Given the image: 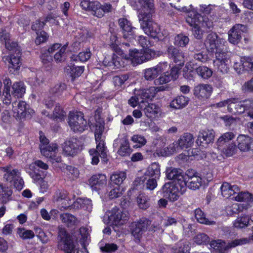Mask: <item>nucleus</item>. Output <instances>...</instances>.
<instances>
[{
    "label": "nucleus",
    "instance_id": "obj_21",
    "mask_svg": "<svg viewBox=\"0 0 253 253\" xmlns=\"http://www.w3.org/2000/svg\"><path fill=\"white\" fill-rule=\"evenodd\" d=\"M104 131H95V138L96 143V150H98L100 153V157L102 161L104 163H107L108 161L107 158V148L105 146L104 140L102 138V135Z\"/></svg>",
    "mask_w": 253,
    "mask_h": 253
},
{
    "label": "nucleus",
    "instance_id": "obj_16",
    "mask_svg": "<svg viewBox=\"0 0 253 253\" xmlns=\"http://www.w3.org/2000/svg\"><path fill=\"white\" fill-rule=\"evenodd\" d=\"M80 141L72 137L67 140L63 144V152L67 156L74 157L80 151Z\"/></svg>",
    "mask_w": 253,
    "mask_h": 253
},
{
    "label": "nucleus",
    "instance_id": "obj_33",
    "mask_svg": "<svg viewBox=\"0 0 253 253\" xmlns=\"http://www.w3.org/2000/svg\"><path fill=\"white\" fill-rule=\"evenodd\" d=\"M132 152L128 140L124 137L120 140V146L118 150L117 153L122 157H126L130 155Z\"/></svg>",
    "mask_w": 253,
    "mask_h": 253
},
{
    "label": "nucleus",
    "instance_id": "obj_44",
    "mask_svg": "<svg viewBox=\"0 0 253 253\" xmlns=\"http://www.w3.org/2000/svg\"><path fill=\"white\" fill-rule=\"evenodd\" d=\"M119 42L117 36L115 34H111L109 38V41L108 44L109 47L116 53L121 55L124 50V49L120 48L118 45Z\"/></svg>",
    "mask_w": 253,
    "mask_h": 253
},
{
    "label": "nucleus",
    "instance_id": "obj_30",
    "mask_svg": "<svg viewBox=\"0 0 253 253\" xmlns=\"http://www.w3.org/2000/svg\"><path fill=\"white\" fill-rule=\"evenodd\" d=\"M145 115L149 119L158 117L161 113L160 107L154 103H148L143 110Z\"/></svg>",
    "mask_w": 253,
    "mask_h": 253
},
{
    "label": "nucleus",
    "instance_id": "obj_59",
    "mask_svg": "<svg viewBox=\"0 0 253 253\" xmlns=\"http://www.w3.org/2000/svg\"><path fill=\"white\" fill-rule=\"evenodd\" d=\"M17 233L19 237L23 240L32 239L35 236L33 231L25 228H18Z\"/></svg>",
    "mask_w": 253,
    "mask_h": 253
},
{
    "label": "nucleus",
    "instance_id": "obj_39",
    "mask_svg": "<svg viewBox=\"0 0 253 253\" xmlns=\"http://www.w3.org/2000/svg\"><path fill=\"white\" fill-rule=\"evenodd\" d=\"M220 150L226 157H231L236 154L238 151V144L232 142L226 145L223 146L222 148H217Z\"/></svg>",
    "mask_w": 253,
    "mask_h": 253
},
{
    "label": "nucleus",
    "instance_id": "obj_24",
    "mask_svg": "<svg viewBox=\"0 0 253 253\" xmlns=\"http://www.w3.org/2000/svg\"><path fill=\"white\" fill-rule=\"evenodd\" d=\"M215 58L219 61L220 64L219 65V68L222 72H227L229 69V65L230 63L229 55L227 53L223 51V47L220 48V51H215Z\"/></svg>",
    "mask_w": 253,
    "mask_h": 253
},
{
    "label": "nucleus",
    "instance_id": "obj_22",
    "mask_svg": "<svg viewBox=\"0 0 253 253\" xmlns=\"http://www.w3.org/2000/svg\"><path fill=\"white\" fill-rule=\"evenodd\" d=\"M212 91L213 88L211 85L201 84L194 87L193 93L199 99L205 100L210 98Z\"/></svg>",
    "mask_w": 253,
    "mask_h": 253
},
{
    "label": "nucleus",
    "instance_id": "obj_13",
    "mask_svg": "<svg viewBox=\"0 0 253 253\" xmlns=\"http://www.w3.org/2000/svg\"><path fill=\"white\" fill-rule=\"evenodd\" d=\"M166 53L168 58L172 62L180 67L184 65L185 54L179 47L170 45L167 47Z\"/></svg>",
    "mask_w": 253,
    "mask_h": 253
},
{
    "label": "nucleus",
    "instance_id": "obj_60",
    "mask_svg": "<svg viewBox=\"0 0 253 253\" xmlns=\"http://www.w3.org/2000/svg\"><path fill=\"white\" fill-rule=\"evenodd\" d=\"M221 231H222V234L227 238L233 239L237 235L234 227H222Z\"/></svg>",
    "mask_w": 253,
    "mask_h": 253
},
{
    "label": "nucleus",
    "instance_id": "obj_64",
    "mask_svg": "<svg viewBox=\"0 0 253 253\" xmlns=\"http://www.w3.org/2000/svg\"><path fill=\"white\" fill-rule=\"evenodd\" d=\"M37 37L35 39V43L37 45H39L47 41L48 38V35L46 32L42 30L40 32H36Z\"/></svg>",
    "mask_w": 253,
    "mask_h": 253
},
{
    "label": "nucleus",
    "instance_id": "obj_29",
    "mask_svg": "<svg viewBox=\"0 0 253 253\" xmlns=\"http://www.w3.org/2000/svg\"><path fill=\"white\" fill-rule=\"evenodd\" d=\"M194 143V138L192 134L185 133L180 136L177 141L176 142L177 147L183 149L190 147Z\"/></svg>",
    "mask_w": 253,
    "mask_h": 253
},
{
    "label": "nucleus",
    "instance_id": "obj_57",
    "mask_svg": "<svg viewBox=\"0 0 253 253\" xmlns=\"http://www.w3.org/2000/svg\"><path fill=\"white\" fill-rule=\"evenodd\" d=\"M66 85L65 84H57L50 90V93L53 97H59L61 95L63 92L66 89Z\"/></svg>",
    "mask_w": 253,
    "mask_h": 253
},
{
    "label": "nucleus",
    "instance_id": "obj_4",
    "mask_svg": "<svg viewBox=\"0 0 253 253\" xmlns=\"http://www.w3.org/2000/svg\"><path fill=\"white\" fill-rule=\"evenodd\" d=\"M186 22L189 26L198 25L202 24V27L209 29L213 27L212 22L205 15L199 13L193 8L188 12L186 18Z\"/></svg>",
    "mask_w": 253,
    "mask_h": 253
},
{
    "label": "nucleus",
    "instance_id": "obj_7",
    "mask_svg": "<svg viewBox=\"0 0 253 253\" xmlns=\"http://www.w3.org/2000/svg\"><path fill=\"white\" fill-rule=\"evenodd\" d=\"M109 223L110 225L118 226L125 224L128 219V213L123 209L115 207L109 212Z\"/></svg>",
    "mask_w": 253,
    "mask_h": 253
},
{
    "label": "nucleus",
    "instance_id": "obj_37",
    "mask_svg": "<svg viewBox=\"0 0 253 253\" xmlns=\"http://www.w3.org/2000/svg\"><path fill=\"white\" fill-rule=\"evenodd\" d=\"M67 72L70 74L72 80L80 77L84 71V66L76 65L71 63L66 68Z\"/></svg>",
    "mask_w": 253,
    "mask_h": 253
},
{
    "label": "nucleus",
    "instance_id": "obj_32",
    "mask_svg": "<svg viewBox=\"0 0 253 253\" xmlns=\"http://www.w3.org/2000/svg\"><path fill=\"white\" fill-rule=\"evenodd\" d=\"M12 190L8 186L0 183V203L5 204L12 200Z\"/></svg>",
    "mask_w": 253,
    "mask_h": 253
},
{
    "label": "nucleus",
    "instance_id": "obj_20",
    "mask_svg": "<svg viewBox=\"0 0 253 253\" xmlns=\"http://www.w3.org/2000/svg\"><path fill=\"white\" fill-rule=\"evenodd\" d=\"M247 31L246 26L242 24L234 25L228 32V41L230 42L236 44L241 39V35Z\"/></svg>",
    "mask_w": 253,
    "mask_h": 253
},
{
    "label": "nucleus",
    "instance_id": "obj_53",
    "mask_svg": "<svg viewBox=\"0 0 253 253\" xmlns=\"http://www.w3.org/2000/svg\"><path fill=\"white\" fill-rule=\"evenodd\" d=\"M237 194V195L232 199L235 198L236 201L239 202H251L253 201V195L249 192H240L239 191Z\"/></svg>",
    "mask_w": 253,
    "mask_h": 253
},
{
    "label": "nucleus",
    "instance_id": "obj_17",
    "mask_svg": "<svg viewBox=\"0 0 253 253\" xmlns=\"http://www.w3.org/2000/svg\"><path fill=\"white\" fill-rule=\"evenodd\" d=\"M214 136L215 132L213 129L201 130L197 136L196 143L206 148L209 144L213 143Z\"/></svg>",
    "mask_w": 253,
    "mask_h": 253
},
{
    "label": "nucleus",
    "instance_id": "obj_19",
    "mask_svg": "<svg viewBox=\"0 0 253 253\" xmlns=\"http://www.w3.org/2000/svg\"><path fill=\"white\" fill-rule=\"evenodd\" d=\"M121 56L126 60H129L134 66L143 63L142 50L139 51L135 48H129L128 53H127V50L125 49H124Z\"/></svg>",
    "mask_w": 253,
    "mask_h": 253
},
{
    "label": "nucleus",
    "instance_id": "obj_2",
    "mask_svg": "<svg viewBox=\"0 0 253 253\" xmlns=\"http://www.w3.org/2000/svg\"><path fill=\"white\" fill-rule=\"evenodd\" d=\"M57 238L59 249L65 253H79V251H75V245L72 236L65 228L59 229Z\"/></svg>",
    "mask_w": 253,
    "mask_h": 253
},
{
    "label": "nucleus",
    "instance_id": "obj_10",
    "mask_svg": "<svg viewBox=\"0 0 253 253\" xmlns=\"http://www.w3.org/2000/svg\"><path fill=\"white\" fill-rule=\"evenodd\" d=\"M250 242V240L247 238L235 239L229 242L224 247L219 240H212L210 243V246L211 249L218 251L219 253H225V252L230 249L235 248L238 246H241L246 244Z\"/></svg>",
    "mask_w": 253,
    "mask_h": 253
},
{
    "label": "nucleus",
    "instance_id": "obj_31",
    "mask_svg": "<svg viewBox=\"0 0 253 253\" xmlns=\"http://www.w3.org/2000/svg\"><path fill=\"white\" fill-rule=\"evenodd\" d=\"M0 41L4 43L6 48L9 50H14L16 47L17 43L11 42L9 33L5 29H2L0 32Z\"/></svg>",
    "mask_w": 253,
    "mask_h": 253
},
{
    "label": "nucleus",
    "instance_id": "obj_63",
    "mask_svg": "<svg viewBox=\"0 0 253 253\" xmlns=\"http://www.w3.org/2000/svg\"><path fill=\"white\" fill-rule=\"evenodd\" d=\"M159 74L155 67L148 68L145 70L144 77L148 81H152L158 76Z\"/></svg>",
    "mask_w": 253,
    "mask_h": 253
},
{
    "label": "nucleus",
    "instance_id": "obj_41",
    "mask_svg": "<svg viewBox=\"0 0 253 253\" xmlns=\"http://www.w3.org/2000/svg\"><path fill=\"white\" fill-rule=\"evenodd\" d=\"M186 180H185L186 188L195 190L199 189L202 185L203 181L202 178L201 176L199 177H194L190 179H187L185 177Z\"/></svg>",
    "mask_w": 253,
    "mask_h": 253
},
{
    "label": "nucleus",
    "instance_id": "obj_38",
    "mask_svg": "<svg viewBox=\"0 0 253 253\" xmlns=\"http://www.w3.org/2000/svg\"><path fill=\"white\" fill-rule=\"evenodd\" d=\"M134 93L138 97L141 103L144 102L147 99H152L154 97V93L150 89H135Z\"/></svg>",
    "mask_w": 253,
    "mask_h": 253
},
{
    "label": "nucleus",
    "instance_id": "obj_62",
    "mask_svg": "<svg viewBox=\"0 0 253 253\" xmlns=\"http://www.w3.org/2000/svg\"><path fill=\"white\" fill-rule=\"evenodd\" d=\"M4 88L2 91V95L7 99L10 100L11 97L10 87L11 85V81L9 78H5L3 80Z\"/></svg>",
    "mask_w": 253,
    "mask_h": 253
},
{
    "label": "nucleus",
    "instance_id": "obj_46",
    "mask_svg": "<svg viewBox=\"0 0 253 253\" xmlns=\"http://www.w3.org/2000/svg\"><path fill=\"white\" fill-rule=\"evenodd\" d=\"M91 55L89 49H87L85 51L80 52L78 55L73 54L71 56V61L76 62L78 61L86 62L90 58Z\"/></svg>",
    "mask_w": 253,
    "mask_h": 253
},
{
    "label": "nucleus",
    "instance_id": "obj_26",
    "mask_svg": "<svg viewBox=\"0 0 253 253\" xmlns=\"http://www.w3.org/2000/svg\"><path fill=\"white\" fill-rule=\"evenodd\" d=\"M220 190L222 196L227 199L236 194L240 191L237 185H231L229 183L225 182L222 183Z\"/></svg>",
    "mask_w": 253,
    "mask_h": 253
},
{
    "label": "nucleus",
    "instance_id": "obj_8",
    "mask_svg": "<svg viewBox=\"0 0 253 253\" xmlns=\"http://www.w3.org/2000/svg\"><path fill=\"white\" fill-rule=\"evenodd\" d=\"M12 111L13 116L20 119H30L34 113L29 105L23 101H14L12 103Z\"/></svg>",
    "mask_w": 253,
    "mask_h": 253
},
{
    "label": "nucleus",
    "instance_id": "obj_12",
    "mask_svg": "<svg viewBox=\"0 0 253 253\" xmlns=\"http://www.w3.org/2000/svg\"><path fill=\"white\" fill-rule=\"evenodd\" d=\"M250 99L240 101L238 98H231L228 106V111L235 115H240L244 113L247 108L250 105Z\"/></svg>",
    "mask_w": 253,
    "mask_h": 253
},
{
    "label": "nucleus",
    "instance_id": "obj_45",
    "mask_svg": "<svg viewBox=\"0 0 253 253\" xmlns=\"http://www.w3.org/2000/svg\"><path fill=\"white\" fill-rule=\"evenodd\" d=\"M58 149V146L56 143H51L45 146H40V150L41 154L48 158L51 157V154L55 153Z\"/></svg>",
    "mask_w": 253,
    "mask_h": 253
},
{
    "label": "nucleus",
    "instance_id": "obj_55",
    "mask_svg": "<svg viewBox=\"0 0 253 253\" xmlns=\"http://www.w3.org/2000/svg\"><path fill=\"white\" fill-rule=\"evenodd\" d=\"M189 42L188 36L183 34H179L175 36L174 43L175 45L179 47H185Z\"/></svg>",
    "mask_w": 253,
    "mask_h": 253
},
{
    "label": "nucleus",
    "instance_id": "obj_54",
    "mask_svg": "<svg viewBox=\"0 0 253 253\" xmlns=\"http://www.w3.org/2000/svg\"><path fill=\"white\" fill-rule=\"evenodd\" d=\"M250 218L249 216L244 215L238 217L234 223V227L238 228H243L247 227L249 222Z\"/></svg>",
    "mask_w": 253,
    "mask_h": 253
},
{
    "label": "nucleus",
    "instance_id": "obj_50",
    "mask_svg": "<svg viewBox=\"0 0 253 253\" xmlns=\"http://www.w3.org/2000/svg\"><path fill=\"white\" fill-rule=\"evenodd\" d=\"M190 246L188 242L185 240H180L176 245V248L174 249L175 253H189Z\"/></svg>",
    "mask_w": 253,
    "mask_h": 253
},
{
    "label": "nucleus",
    "instance_id": "obj_27",
    "mask_svg": "<svg viewBox=\"0 0 253 253\" xmlns=\"http://www.w3.org/2000/svg\"><path fill=\"white\" fill-rule=\"evenodd\" d=\"M103 64L105 66L113 67L117 69L124 66L122 59L115 53H113L112 56H106L103 61Z\"/></svg>",
    "mask_w": 253,
    "mask_h": 253
},
{
    "label": "nucleus",
    "instance_id": "obj_56",
    "mask_svg": "<svg viewBox=\"0 0 253 253\" xmlns=\"http://www.w3.org/2000/svg\"><path fill=\"white\" fill-rule=\"evenodd\" d=\"M139 207L142 210H146L150 207L149 199L144 194H139L137 198Z\"/></svg>",
    "mask_w": 253,
    "mask_h": 253
},
{
    "label": "nucleus",
    "instance_id": "obj_3",
    "mask_svg": "<svg viewBox=\"0 0 253 253\" xmlns=\"http://www.w3.org/2000/svg\"><path fill=\"white\" fill-rule=\"evenodd\" d=\"M68 122L71 129L75 132H82L87 128L88 126H91L92 125L91 122H88L84 118V114L81 112H70Z\"/></svg>",
    "mask_w": 253,
    "mask_h": 253
},
{
    "label": "nucleus",
    "instance_id": "obj_1",
    "mask_svg": "<svg viewBox=\"0 0 253 253\" xmlns=\"http://www.w3.org/2000/svg\"><path fill=\"white\" fill-rule=\"evenodd\" d=\"M142 7L138 16L141 28L147 35L154 39L157 38L160 29L158 24L152 19V13L155 11L153 1L149 2Z\"/></svg>",
    "mask_w": 253,
    "mask_h": 253
},
{
    "label": "nucleus",
    "instance_id": "obj_6",
    "mask_svg": "<svg viewBox=\"0 0 253 253\" xmlns=\"http://www.w3.org/2000/svg\"><path fill=\"white\" fill-rule=\"evenodd\" d=\"M180 187L172 182H166L162 186L160 192L163 197L168 199L170 202H174L177 201L180 197V194H183L185 192L180 190Z\"/></svg>",
    "mask_w": 253,
    "mask_h": 253
},
{
    "label": "nucleus",
    "instance_id": "obj_14",
    "mask_svg": "<svg viewBox=\"0 0 253 253\" xmlns=\"http://www.w3.org/2000/svg\"><path fill=\"white\" fill-rule=\"evenodd\" d=\"M13 51H15V52L18 51L16 56L11 53L8 56L3 57V60L6 64H7L9 72L14 74L16 71L19 70L21 65V54L20 51L16 47Z\"/></svg>",
    "mask_w": 253,
    "mask_h": 253
},
{
    "label": "nucleus",
    "instance_id": "obj_23",
    "mask_svg": "<svg viewBox=\"0 0 253 253\" xmlns=\"http://www.w3.org/2000/svg\"><path fill=\"white\" fill-rule=\"evenodd\" d=\"M238 149L242 152L253 151V138L240 135L236 139Z\"/></svg>",
    "mask_w": 253,
    "mask_h": 253
},
{
    "label": "nucleus",
    "instance_id": "obj_43",
    "mask_svg": "<svg viewBox=\"0 0 253 253\" xmlns=\"http://www.w3.org/2000/svg\"><path fill=\"white\" fill-rule=\"evenodd\" d=\"M60 219L63 223L68 227L73 226L76 224L77 218L69 213L60 214Z\"/></svg>",
    "mask_w": 253,
    "mask_h": 253
},
{
    "label": "nucleus",
    "instance_id": "obj_47",
    "mask_svg": "<svg viewBox=\"0 0 253 253\" xmlns=\"http://www.w3.org/2000/svg\"><path fill=\"white\" fill-rule=\"evenodd\" d=\"M11 94L15 97L21 98L25 92V88L21 83H15L12 86Z\"/></svg>",
    "mask_w": 253,
    "mask_h": 253
},
{
    "label": "nucleus",
    "instance_id": "obj_5",
    "mask_svg": "<svg viewBox=\"0 0 253 253\" xmlns=\"http://www.w3.org/2000/svg\"><path fill=\"white\" fill-rule=\"evenodd\" d=\"M166 177L170 180V182L176 184L180 187V190L185 192L186 190V184L184 176V171L180 169L173 167L167 168L166 170Z\"/></svg>",
    "mask_w": 253,
    "mask_h": 253
},
{
    "label": "nucleus",
    "instance_id": "obj_34",
    "mask_svg": "<svg viewBox=\"0 0 253 253\" xmlns=\"http://www.w3.org/2000/svg\"><path fill=\"white\" fill-rule=\"evenodd\" d=\"M126 178L125 172L120 171L113 173L110 176V186H117L121 187L123 181Z\"/></svg>",
    "mask_w": 253,
    "mask_h": 253
},
{
    "label": "nucleus",
    "instance_id": "obj_42",
    "mask_svg": "<svg viewBox=\"0 0 253 253\" xmlns=\"http://www.w3.org/2000/svg\"><path fill=\"white\" fill-rule=\"evenodd\" d=\"M158 179L145 176L143 175L140 177V181L143 184L144 187L148 190H153L157 186V180Z\"/></svg>",
    "mask_w": 253,
    "mask_h": 253
},
{
    "label": "nucleus",
    "instance_id": "obj_49",
    "mask_svg": "<svg viewBox=\"0 0 253 253\" xmlns=\"http://www.w3.org/2000/svg\"><path fill=\"white\" fill-rule=\"evenodd\" d=\"M196 73L203 79H208L212 75L211 69L204 66H199L195 69Z\"/></svg>",
    "mask_w": 253,
    "mask_h": 253
},
{
    "label": "nucleus",
    "instance_id": "obj_58",
    "mask_svg": "<svg viewBox=\"0 0 253 253\" xmlns=\"http://www.w3.org/2000/svg\"><path fill=\"white\" fill-rule=\"evenodd\" d=\"M40 59L43 63L45 66H48L53 60L52 56L50 55L49 52L46 49H42L41 51Z\"/></svg>",
    "mask_w": 253,
    "mask_h": 253
},
{
    "label": "nucleus",
    "instance_id": "obj_25",
    "mask_svg": "<svg viewBox=\"0 0 253 253\" xmlns=\"http://www.w3.org/2000/svg\"><path fill=\"white\" fill-rule=\"evenodd\" d=\"M107 182L106 176L103 174L93 175L89 179V184L92 190L98 191L101 187L106 185Z\"/></svg>",
    "mask_w": 253,
    "mask_h": 253
},
{
    "label": "nucleus",
    "instance_id": "obj_18",
    "mask_svg": "<svg viewBox=\"0 0 253 253\" xmlns=\"http://www.w3.org/2000/svg\"><path fill=\"white\" fill-rule=\"evenodd\" d=\"M89 10L94 16L98 18H101L105 13H108L112 11V6L110 3H105L101 4L97 1H91Z\"/></svg>",
    "mask_w": 253,
    "mask_h": 253
},
{
    "label": "nucleus",
    "instance_id": "obj_48",
    "mask_svg": "<svg viewBox=\"0 0 253 253\" xmlns=\"http://www.w3.org/2000/svg\"><path fill=\"white\" fill-rule=\"evenodd\" d=\"M192 27V31L193 36L195 38L198 40H201L203 38L204 34L206 31L208 32V30L211 31L212 29L208 28H205L202 27V24H198V25L191 26ZM212 27L211 28V29Z\"/></svg>",
    "mask_w": 253,
    "mask_h": 253
},
{
    "label": "nucleus",
    "instance_id": "obj_9",
    "mask_svg": "<svg viewBox=\"0 0 253 253\" xmlns=\"http://www.w3.org/2000/svg\"><path fill=\"white\" fill-rule=\"evenodd\" d=\"M151 224V220L146 217H142L130 225V231L134 237L140 241L142 235L147 231Z\"/></svg>",
    "mask_w": 253,
    "mask_h": 253
},
{
    "label": "nucleus",
    "instance_id": "obj_51",
    "mask_svg": "<svg viewBox=\"0 0 253 253\" xmlns=\"http://www.w3.org/2000/svg\"><path fill=\"white\" fill-rule=\"evenodd\" d=\"M66 112L63 110L59 104L56 105L53 112L52 118L56 121H63L66 117Z\"/></svg>",
    "mask_w": 253,
    "mask_h": 253
},
{
    "label": "nucleus",
    "instance_id": "obj_11",
    "mask_svg": "<svg viewBox=\"0 0 253 253\" xmlns=\"http://www.w3.org/2000/svg\"><path fill=\"white\" fill-rule=\"evenodd\" d=\"M118 24L123 38L130 41L136 39V29L132 26L130 21L126 18H121L119 19Z\"/></svg>",
    "mask_w": 253,
    "mask_h": 253
},
{
    "label": "nucleus",
    "instance_id": "obj_28",
    "mask_svg": "<svg viewBox=\"0 0 253 253\" xmlns=\"http://www.w3.org/2000/svg\"><path fill=\"white\" fill-rule=\"evenodd\" d=\"M189 101V97L182 95H178L171 101L169 106L174 109H182L188 104Z\"/></svg>",
    "mask_w": 253,
    "mask_h": 253
},
{
    "label": "nucleus",
    "instance_id": "obj_52",
    "mask_svg": "<svg viewBox=\"0 0 253 253\" xmlns=\"http://www.w3.org/2000/svg\"><path fill=\"white\" fill-rule=\"evenodd\" d=\"M68 45V43L64 44L59 51L55 54L54 59L56 62H62L66 59L67 55L66 50Z\"/></svg>",
    "mask_w": 253,
    "mask_h": 253
},
{
    "label": "nucleus",
    "instance_id": "obj_35",
    "mask_svg": "<svg viewBox=\"0 0 253 253\" xmlns=\"http://www.w3.org/2000/svg\"><path fill=\"white\" fill-rule=\"evenodd\" d=\"M160 166L157 163L151 164L147 169L144 175L159 179L161 175Z\"/></svg>",
    "mask_w": 253,
    "mask_h": 253
},
{
    "label": "nucleus",
    "instance_id": "obj_40",
    "mask_svg": "<svg viewBox=\"0 0 253 253\" xmlns=\"http://www.w3.org/2000/svg\"><path fill=\"white\" fill-rule=\"evenodd\" d=\"M195 216L197 221L200 223L206 225H215V221L213 220H210L206 217L204 212L200 209L198 208L195 210Z\"/></svg>",
    "mask_w": 253,
    "mask_h": 253
},
{
    "label": "nucleus",
    "instance_id": "obj_15",
    "mask_svg": "<svg viewBox=\"0 0 253 253\" xmlns=\"http://www.w3.org/2000/svg\"><path fill=\"white\" fill-rule=\"evenodd\" d=\"M222 41L223 39L220 38L216 33L211 32L207 35L205 44L209 51L213 53L215 51H220V48L223 47Z\"/></svg>",
    "mask_w": 253,
    "mask_h": 253
},
{
    "label": "nucleus",
    "instance_id": "obj_61",
    "mask_svg": "<svg viewBox=\"0 0 253 253\" xmlns=\"http://www.w3.org/2000/svg\"><path fill=\"white\" fill-rule=\"evenodd\" d=\"M242 59L244 70L253 72V57L244 56Z\"/></svg>",
    "mask_w": 253,
    "mask_h": 253
},
{
    "label": "nucleus",
    "instance_id": "obj_36",
    "mask_svg": "<svg viewBox=\"0 0 253 253\" xmlns=\"http://www.w3.org/2000/svg\"><path fill=\"white\" fill-rule=\"evenodd\" d=\"M235 137V134L233 132H227L221 135L216 141L217 148H222L223 146L226 145Z\"/></svg>",
    "mask_w": 253,
    "mask_h": 253
}]
</instances>
